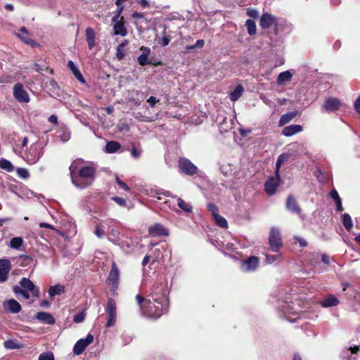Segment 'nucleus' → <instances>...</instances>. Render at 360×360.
Returning <instances> with one entry per match:
<instances>
[{"instance_id":"obj_1","label":"nucleus","mask_w":360,"mask_h":360,"mask_svg":"<svg viewBox=\"0 0 360 360\" xmlns=\"http://www.w3.org/2000/svg\"><path fill=\"white\" fill-rule=\"evenodd\" d=\"M70 178L72 184L79 189H84L91 186L96 176V168L92 165L78 168L76 162H72L70 167Z\"/></svg>"},{"instance_id":"obj_2","label":"nucleus","mask_w":360,"mask_h":360,"mask_svg":"<svg viewBox=\"0 0 360 360\" xmlns=\"http://www.w3.org/2000/svg\"><path fill=\"white\" fill-rule=\"evenodd\" d=\"M162 292L161 296L146 299L143 315L147 317L158 319L168 310L169 301L166 296V291L161 288Z\"/></svg>"},{"instance_id":"obj_3","label":"nucleus","mask_w":360,"mask_h":360,"mask_svg":"<svg viewBox=\"0 0 360 360\" xmlns=\"http://www.w3.org/2000/svg\"><path fill=\"white\" fill-rule=\"evenodd\" d=\"M19 284L20 285L13 287V292L17 295H21L25 300L30 299V296L39 297V290L31 280L22 278L20 281Z\"/></svg>"},{"instance_id":"obj_4","label":"nucleus","mask_w":360,"mask_h":360,"mask_svg":"<svg viewBox=\"0 0 360 360\" xmlns=\"http://www.w3.org/2000/svg\"><path fill=\"white\" fill-rule=\"evenodd\" d=\"M43 155L42 148L37 143L32 144L29 150L25 153V160L30 165L37 163Z\"/></svg>"},{"instance_id":"obj_5","label":"nucleus","mask_w":360,"mask_h":360,"mask_svg":"<svg viewBox=\"0 0 360 360\" xmlns=\"http://www.w3.org/2000/svg\"><path fill=\"white\" fill-rule=\"evenodd\" d=\"M116 221L113 219H108L103 221V224L108 227L107 237L108 239L113 243H117L120 240V230L113 224Z\"/></svg>"},{"instance_id":"obj_6","label":"nucleus","mask_w":360,"mask_h":360,"mask_svg":"<svg viewBox=\"0 0 360 360\" xmlns=\"http://www.w3.org/2000/svg\"><path fill=\"white\" fill-rule=\"evenodd\" d=\"M119 281L120 271L118 269L117 264L115 262H112L106 282L108 285L112 288V290L114 292L118 288Z\"/></svg>"},{"instance_id":"obj_7","label":"nucleus","mask_w":360,"mask_h":360,"mask_svg":"<svg viewBox=\"0 0 360 360\" xmlns=\"http://www.w3.org/2000/svg\"><path fill=\"white\" fill-rule=\"evenodd\" d=\"M178 165L180 172L183 174L193 176L197 173V167L188 158H180L179 159Z\"/></svg>"},{"instance_id":"obj_8","label":"nucleus","mask_w":360,"mask_h":360,"mask_svg":"<svg viewBox=\"0 0 360 360\" xmlns=\"http://www.w3.org/2000/svg\"><path fill=\"white\" fill-rule=\"evenodd\" d=\"M269 243L271 250L274 252H278L282 247L283 243L278 229L275 228L271 229L269 237Z\"/></svg>"},{"instance_id":"obj_9","label":"nucleus","mask_w":360,"mask_h":360,"mask_svg":"<svg viewBox=\"0 0 360 360\" xmlns=\"http://www.w3.org/2000/svg\"><path fill=\"white\" fill-rule=\"evenodd\" d=\"M105 311L108 315V319L106 322L105 326L107 328H110L115 325L117 319L116 304L113 299H108Z\"/></svg>"},{"instance_id":"obj_10","label":"nucleus","mask_w":360,"mask_h":360,"mask_svg":"<svg viewBox=\"0 0 360 360\" xmlns=\"http://www.w3.org/2000/svg\"><path fill=\"white\" fill-rule=\"evenodd\" d=\"M94 341V335L88 334L85 338L79 340L74 345L73 352L76 355L82 354L86 348Z\"/></svg>"},{"instance_id":"obj_11","label":"nucleus","mask_w":360,"mask_h":360,"mask_svg":"<svg viewBox=\"0 0 360 360\" xmlns=\"http://www.w3.org/2000/svg\"><path fill=\"white\" fill-rule=\"evenodd\" d=\"M280 177L278 172H276L275 176H271L266 180L264 187L265 191L269 195H273L276 193L279 184Z\"/></svg>"},{"instance_id":"obj_12","label":"nucleus","mask_w":360,"mask_h":360,"mask_svg":"<svg viewBox=\"0 0 360 360\" xmlns=\"http://www.w3.org/2000/svg\"><path fill=\"white\" fill-rule=\"evenodd\" d=\"M13 96L19 102L28 103L30 97L20 83H17L13 86Z\"/></svg>"},{"instance_id":"obj_13","label":"nucleus","mask_w":360,"mask_h":360,"mask_svg":"<svg viewBox=\"0 0 360 360\" xmlns=\"http://www.w3.org/2000/svg\"><path fill=\"white\" fill-rule=\"evenodd\" d=\"M259 25L262 29H268L271 26L274 25L276 27L275 32L277 33V20L274 16L269 13H266L262 15L259 20Z\"/></svg>"},{"instance_id":"obj_14","label":"nucleus","mask_w":360,"mask_h":360,"mask_svg":"<svg viewBox=\"0 0 360 360\" xmlns=\"http://www.w3.org/2000/svg\"><path fill=\"white\" fill-rule=\"evenodd\" d=\"M259 266V259L255 256H251L241 263V269L245 272L253 271Z\"/></svg>"},{"instance_id":"obj_15","label":"nucleus","mask_w":360,"mask_h":360,"mask_svg":"<svg viewBox=\"0 0 360 360\" xmlns=\"http://www.w3.org/2000/svg\"><path fill=\"white\" fill-rule=\"evenodd\" d=\"M341 103L337 98L329 97L325 100L321 108L322 111L334 112L339 109Z\"/></svg>"},{"instance_id":"obj_16","label":"nucleus","mask_w":360,"mask_h":360,"mask_svg":"<svg viewBox=\"0 0 360 360\" xmlns=\"http://www.w3.org/2000/svg\"><path fill=\"white\" fill-rule=\"evenodd\" d=\"M11 269V263L9 259H0V283H4L7 281Z\"/></svg>"},{"instance_id":"obj_17","label":"nucleus","mask_w":360,"mask_h":360,"mask_svg":"<svg viewBox=\"0 0 360 360\" xmlns=\"http://www.w3.org/2000/svg\"><path fill=\"white\" fill-rule=\"evenodd\" d=\"M148 233L153 237L169 236V230L161 224H155L149 227Z\"/></svg>"},{"instance_id":"obj_18","label":"nucleus","mask_w":360,"mask_h":360,"mask_svg":"<svg viewBox=\"0 0 360 360\" xmlns=\"http://www.w3.org/2000/svg\"><path fill=\"white\" fill-rule=\"evenodd\" d=\"M150 197L156 198L158 200H162V196L174 198V195L169 191H165L158 187H154L147 191Z\"/></svg>"},{"instance_id":"obj_19","label":"nucleus","mask_w":360,"mask_h":360,"mask_svg":"<svg viewBox=\"0 0 360 360\" xmlns=\"http://www.w3.org/2000/svg\"><path fill=\"white\" fill-rule=\"evenodd\" d=\"M4 307L6 311L16 314L21 311V306L18 302L14 299H10L4 303Z\"/></svg>"},{"instance_id":"obj_20","label":"nucleus","mask_w":360,"mask_h":360,"mask_svg":"<svg viewBox=\"0 0 360 360\" xmlns=\"http://www.w3.org/2000/svg\"><path fill=\"white\" fill-rule=\"evenodd\" d=\"M286 209L295 214H300L301 209L292 195H289L286 200Z\"/></svg>"},{"instance_id":"obj_21","label":"nucleus","mask_w":360,"mask_h":360,"mask_svg":"<svg viewBox=\"0 0 360 360\" xmlns=\"http://www.w3.org/2000/svg\"><path fill=\"white\" fill-rule=\"evenodd\" d=\"M35 317L40 322L46 324L52 325L56 322L55 318L50 313L45 311L38 312Z\"/></svg>"},{"instance_id":"obj_22","label":"nucleus","mask_w":360,"mask_h":360,"mask_svg":"<svg viewBox=\"0 0 360 360\" xmlns=\"http://www.w3.org/2000/svg\"><path fill=\"white\" fill-rule=\"evenodd\" d=\"M15 34L27 44L34 45L36 44L34 40L30 38V33L25 27H21L19 30V33H16Z\"/></svg>"},{"instance_id":"obj_23","label":"nucleus","mask_w":360,"mask_h":360,"mask_svg":"<svg viewBox=\"0 0 360 360\" xmlns=\"http://www.w3.org/2000/svg\"><path fill=\"white\" fill-rule=\"evenodd\" d=\"M122 19V18H121ZM113 22V30L115 35H120L122 37H125L127 34V31L126 27L124 25V22L122 20H119L117 21Z\"/></svg>"},{"instance_id":"obj_24","label":"nucleus","mask_w":360,"mask_h":360,"mask_svg":"<svg viewBox=\"0 0 360 360\" xmlns=\"http://www.w3.org/2000/svg\"><path fill=\"white\" fill-rule=\"evenodd\" d=\"M302 131V127L299 124H291L285 127L283 129L282 134L285 136H291L295 134L301 132Z\"/></svg>"},{"instance_id":"obj_25","label":"nucleus","mask_w":360,"mask_h":360,"mask_svg":"<svg viewBox=\"0 0 360 360\" xmlns=\"http://www.w3.org/2000/svg\"><path fill=\"white\" fill-rule=\"evenodd\" d=\"M140 50L142 51V53L137 58L139 65L144 66L150 64V63L148 61V57L150 53V49L146 46H141Z\"/></svg>"},{"instance_id":"obj_26","label":"nucleus","mask_w":360,"mask_h":360,"mask_svg":"<svg viewBox=\"0 0 360 360\" xmlns=\"http://www.w3.org/2000/svg\"><path fill=\"white\" fill-rule=\"evenodd\" d=\"M68 67L71 70L74 76L82 83L85 84L86 81L84 79L82 73L80 72L77 66L74 63L73 61L69 60L68 63Z\"/></svg>"},{"instance_id":"obj_27","label":"nucleus","mask_w":360,"mask_h":360,"mask_svg":"<svg viewBox=\"0 0 360 360\" xmlns=\"http://www.w3.org/2000/svg\"><path fill=\"white\" fill-rule=\"evenodd\" d=\"M163 288L164 290L167 292V289L165 288V285L162 284H154L148 291V297H150L151 298L160 297L161 292H162L161 288Z\"/></svg>"},{"instance_id":"obj_28","label":"nucleus","mask_w":360,"mask_h":360,"mask_svg":"<svg viewBox=\"0 0 360 360\" xmlns=\"http://www.w3.org/2000/svg\"><path fill=\"white\" fill-rule=\"evenodd\" d=\"M339 300L334 295H329L321 302V307L324 308L337 306L339 304Z\"/></svg>"},{"instance_id":"obj_29","label":"nucleus","mask_w":360,"mask_h":360,"mask_svg":"<svg viewBox=\"0 0 360 360\" xmlns=\"http://www.w3.org/2000/svg\"><path fill=\"white\" fill-rule=\"evenodd\" d=\"M86 39L89 49H91L96 44L95 43V32L91 28L88 27L85 30Z\"/></svg>"},{"instance_id":"obj_30","label":"nucleus","mask_w":360,"mask_h":360,"mask_svg":"<svg viewBox=\"0 0 360 360\" xmlns=\"http://www.w3.org/2000/svg\"><path fill=\"white\" fill-rule=\"evenodd\" d=\"M65 292V287L61 284H56L49 288V295L53 298L56 295H60Z\"/></svg>"},{"instance_id":"obj_31","label":"nucleus","mask_w":360,"mask_h":360,"mask_svg":"<svg viewBox=\"0 0 360 360\" xmlns=\"http://www.w3.org/2000/svg\"><path fill=\"white\" fill-rule=\"evenodd\" d=\"M121 148L119 142L115 141H110L107 142L105 148V151L108 153H114L117 152Z\"/></svg>"},{"instance_id":"obj_32","label":"nucleus","mask_w":360,"mask_h":360,"mask_svg":"<svg viewBox=\"0 0 360 360\" xmlns=\"http://www.w3.org/2000/svg\"><path fill=\"white\" fill-rule=\"evenodd\" d=\"M297 115V111H292L281 115L279 120V125L283 126L290 122Z\"/></svg>"},{"instance_id":"obj_33","label":"nucleus","mask_w":360,"mask_h":360,"mask_svg":"<svg viewBox=\"0 0 360 360\" xmlns=\"http://www.w3.org/2000/svg\"><path fill=\"white\" fill-rule=\"evenodd\" d=\"M174 198H176L177 200V205L179 208H181L184 212L186 213H191L192 212L193 207L191 204L186 202L181 198H179L176 195H174Z\"/></svg>"},{"instance_id":"obj_34","label":"nucleus","mask_w":360,"mask_h":360,"mask_svg":"<svg viewBox=\"0 0 360 360\" xmlns=\"http://www.w3.org/2000/svg\"><path fill=\"white\" fill-rule=\"evenodd\" d=\"M292 75L289 70L281 72L277 77V84L282 85L287 82H290L292 79Z\"/></svg>"},{"instance_id":"obj_35","label":"nucleus","mask_w":360,"mask_h":360,"mask_svg":"<svg viewBox=\"0 0 360 360\" xmlns=\"http://www.w3.org/2000/svg\"><path fill=\"white\" fill-rule=\"evenodd\" d=\"M244 91V88L241 84H238L236 86L235 89L230 93V100L231 101H236L242 96Z\"/></svg>"},{"instance_id":"obj_36","label":"nucleus","mask_w":360,"mask_h":360,"mask_svg":"<svg viewBox=\"0 0 360 360\" xmlns=\"http://www.w3.org/2000/svg\"><path fill=\"white\" fill-rule=\"evenodd\" d=\"M342 224L345 228L349 231L353 227V223L350 215L347 213H345L342 215Z\"/></svg>"},{"instance_id":"obj_37","label":"nucleus","mask_w":360,"mask_h":360,"mask_svg":"<svg viewBox=\"0 0 360 360\" xmlns=\"http://www.w3.org/2000/svg\"><path fill=\"white\" fill-rule=\"evenodd\" d=\"M23 240L21 237L13 238L10 241V247L13 249L19 250L22 245Z\"/></svg>"},{"instance_id":"obj_38","label":"nucleus","mask_w":360,"mask_h":360,"mask_svg":"<svg viewBox=\"0 0 360 360\" xmlns=\"http://www.w3.org/2000/svg\"><path fill=\"white\" fill-rule=\"evenodd\" d=\"M106 228V225L103 224V221L99 224L96 225L94 231V234L98 238H102L105 235L104 229Z\"/></svg>"},{"instance_id":"obj_39","label":"nucleus","mask_w":360,"mask_h":360,"mask_svg":"<svg viewBox=\"0 0 360 360\" xmlns=\"http://www.w3.org/2000/svg\"><path fill=\"white\" fill-rule=\"evenodd\" d=\"M245 26L250 35H254L256 33L255 22L251 19H248L245 22Z\"/></svg>"},{"instance_id":"obj_40","label":"nucleus","mask_w":360,"mask_h":360,"mask_svg":"<svg viewBox=\"0 0 360 360\" xmlns=\"http://www.w3.org/2000/svg\"><path fill=\"white\" fill-rule=\"evenodd\" d=\"M0 168L7 172H12L14 169L12 163L6 159H1L0 160Z\"/></svg>"},{"instance_id":"obj_41","label":"nucleus","mask_w":360,"mask_h":360,"mask_svg":"<svg viewBox=\"0 0 360 360\" xmlns=\"http://www.w3.org/2000/svg\"><path fill=\"white\" fill-rule=\"evenodd\" d=\"M214 219L215 220L216 224L221 227V228H227L228 227V223L226 219L219 215V214L214 217Z\"/></svg>"},{"instance_id":"obj_42","label":"nucleus","mask_w":360,"mask_h":360,"mask_svg":"<svg viewBox=\"0 0 360 360\" xmlns=\"http://www.w3.org/2000/svg\"><path fill=\"white\" fill-rule=\"evenodd\" d=\"M357 351H359L357 346L350 347L347 349L346 355L349 360H356V356H353V355L356 354Z\"/></svg>"},{"instance_id":"obj_43","label":"nucleus","mask_w":360,"mask_h":360,"mask_svg":"<svg viewBox=\"0 0 360 360\" xmlns=\"http://www.w3.org/2000/svg\"><path fill=\"white\" fill-rule=\"evenodd\" d=\"M4 347L8 349H14L20 347L19 345L12 340H8L4 343Z\"/></svg>"},{"instance_id":"obj_44","label":"nucleus","mask_w":360,"mask_h":360,"mask_svg":"<svg viewBox=\"0 0 360 360\" xmlns=\"http://www.w3.org/2000/svg\"><path fill=\"white\" fill-rule=\"evenodd\" d=\"M136 300L137 302V304L139 307V309L141 312V314H143V309L145 308V299L143 296H141V295H137L136 296Z\"/></svg>"},{"instance_id":"obj_45","label":"nucleus","mask_w":360,"mask_h":360,"mask_svg":"<svg viewBox=\"0 0 360 360\" xmlns=\"http://www.w3.org/2000/svg\"><path fill=\"white\" fill-rule=\"evenodd\" d=\"M125 56V49L119 45L116 47V58L118 60H122Z\"/></svg>"},{"instance_id":"obj_46","label":"nucleus","mask_w":360,"mask_h":360,"mask_svg":"<svg viewBox=\"0 0 360 360\" xmlns=\"http://www.w3.org/2000/svg\"><path fill=\"white\" fill-rule=\"evenodd\" d=\"M38 360H54V355L51 352H43L39 356Z\"/></svg>"},{"instance_id":"obj_47","label":"nucleus","mask_w":360,"mask_h":360,"mask_svg":"<svg viewBox=\"0 0 360 360\" xmlns=\"http://www.w3.org/2000/svg\"><path fill=\"white\" fill-rule=\"evenodd\" d=\"M288 159V155L285 154H282L278 156V160L276 161V172H278L279 167L281 165L286 161Z\"/></svg>"},{"instance_id":"obj_48","label":"nucleus","mask_w":360,"mask_h":360,"mask_svg":"<svg viewBox=\"0 0 360 360\" xmlns=\"http://www.w3.org/2000/svg\"><path fill=\"white\" fill-rule=\"evenodd\" d=\"M17 174L22 179H27L30 175L28 171L25 168H18Z\"/></svg>"},{"instance_id":"obj_49","label":"nucleus","mask_w":360,"mask_h":360,"mask_svg":"<svg viewBox=\"0 0 360 360\" xmlns=\"http://www.w3.org/2000/svg\"><path fill=\"white\" fill-rule=\"evenodd\" d=\"M115 179H116L117 184L121 188L124 189L126 191H129L130 190L128 185L126 183L121 181L117 175L116 176Z\"/></svg>"},{"instance_id":"obj_50","label":"nucleus","mask_w":360,"mask_h":360,"mask_svg":"<svg viewBox=\"0 0 360 360\" xmlns=\"http://www.w3.org/2000/svg\"><path fill=\"white\" fill-rule=\"evenodd\" d=\"M124 9V6L121 5L120 6H117V9L115 11V15L112 18V21H117L120 17V15Z\"/></svg>"},{"instance_id":"obj_51","label":"nucleus","mask_w":360,"mask_h":360,"mask_svg":"<svg viewBox=\"0 0 360 360\" xmlns=\"http://www.w3.org/2000/svg\"><path fill=\"white\" fill-rule=\"evenodd\" d=\"M207 209L212 212L213 217L218 214V207L214 204L209 203L207 205Z\"/></svg>"},{"instance_id":"obj_52","label":"nucleus","mask_w":360,"mask_h":360,"mask_svg":"<svg viewBox=\"0 0 360 360\" xmlns=\"http://www.w3.org/2000/svg\"><path fill=\"white\" fill-rule=\"evenodd\" d=\"M141 153L142 150L136 148V147H132L131 149V155L135 159H138L141 156Z\"/></svg>"},{"instance_id":"obj_53","label":"nucleus","mask_w":360,"mask_h":360,"mask_svg":"<svg viewBox=\"0 0 360 360\" xmlns=\"http://www.w3.org/2000/svg\"><path fill=\"white\" fill-rule=\"evenodd\" d=\"M280 257H281L280 255H266V260L267 263L272 264L274 262H276Z\"/></svg>"},{"instance_id":"obj_54","label":"nucleus","mask_w":360,"mask_h":360,"mask_svg":"<svg viewBox=\"0 0 360 360\" xmlns=\"http://www.w3.org/2000/svg\"><path fill=\"white\" fill-rule=\"evenodd\" d=\"M112 200L115 201L120 206L124 207L126 205V200L120 197H112Z\"/></svg>"},{"instance_id":"obj_55","label":"nucleus","mask_w":360,"mask_h":360,"mask_svg":"<svg viewBox=\"0 0 360 360\" xmlns=\"http://www.w3.org/2000/svg\"><path fill=\"white\" fill-rule=\"evenodd\" d=\"M84 316H85L83 312H82L78 314H76L74 316L73 320H74L75 323H81L84 321Z\"/></svg>"},{"instance_id":"obj_56","label":"nucleus","mask_w":360,"mask_h":360,"mask_svg":"<svg viewBox=\"0 0 360 360\" xmlns=\"http://www.w3.org/2000/svg\"><path fill=\"white\" fill-rule=\"evenodd\" d=\"M247 14L251 18H257L259 15L258 11L254 8H248L247 10Z\"/></svg>"},{"instance_id":"obj_57","label":"nucleus","mask_w":360,"mask_h":360,"mask_svg":"<svg viewBox=\"0 0 360 360\" xmlns=\"http://www.w3.org/2000/svg\"><path fill=\"white\" fill-rule=\"evenodd\" d=\"M330 197L334 200V201L336 202L339 200H341L340 197L339 196V194L336 190H333L330 193Z\"/></svg>"},{"instance_id":"obj_58","label":"nucleus","mask_w":360,"mask_h":360,"mask_svg":"<svg viewBox=\"0 0 360 360\" xmlns=\"http://www.w3.org/2000/svg\"><path fill=\"white\" fill-rule=\"evenodd\" d=\"M147 102L151 107H154L155 104L159 102V100L157 99L155 96H151L148 98Z\"/></svg>"},{"instance_id":"obj_59","label":"nucleus","mask_w":360,"mask_h":360,"mask_svg":"<svg viewBox=\"0 0 360 360\" xmlns=\"http://www.w3.org/2000/svg\"><path fill=\"white\" fill-rule=\"evenodd\" d=\"M219 169H220L221 172L224 175H226L231 170L230 165H226V166L221 165V166H220Z\"/></svg>"},{"instance_id":"obj_60","label":"nucleus","mask_w":360,"mask_h":360,"mask_svg":"<svg viewBox=\"0 0 360 360\" xmlns=\"http://www.w3.org/2000/svg\"><path fill=\"white\" fill-rule=\"evenodd\" d=\"M170 37H168V36H166V35H164L162 38V40H161V45L162 46H166L169 44V41H170Z\"/></svg>"},{"instance_id":"obj_61","label":"nucleus","mask_w":360,"mask_h":360,"mask_svg":"<svg viewBox=\"0 0 360 360\" xmlns=\"http://www.w3.org/2000/svg\"><path fill=\"white\" fill-rule=\"evenodd\" d=\"M321 261L325 264H329L330 257L328 255H327L326 254H323V255H322V257H321Z\"/></svg>"},{"instance_id":"obj_62","label":"nucleus","mask_w":360,"mask_h":360,"mask_svg":"<svg viewBox=\"0 0 360 360\" xmlns=\"http://www.w3.org/2000/svg\"><path fill=\"white\" fill-rule=\"evenodd\" d=\"M354 108L358 113H360V96L356 98L354 102Z\"/></svg>"},{"instance_id":"obj_63","label":"nucleus","mask_w":360,"mask_h":360,"mask_svg":"<svg viewBox=\"0 0 360 360\" xmlns=\"http://www.w3.org/2000/svg\"><path fill=\"white\" fill-rule=\"evenodd\" d=\"M49 121L52 124H57L58 122V117L55 115H52L49 117Z\"/></svg>"},{"instance_id":"obj_64","label":"nucleus","mask_w":360,"mask_h":360,"mask_svg":"<svg viewBox=\"0 0 360 360\" xmlns=\"http://www.w3.org/2000/svg\"><path fill=\"white\" fill-rule=\"evenodd\" d=\"M297 240L299 242L301 247H305L307 245V242L305 239L302 238H297Z\"/></svg>"}]
</instances>
